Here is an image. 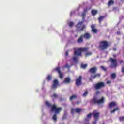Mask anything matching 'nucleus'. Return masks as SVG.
Returning <instances> with one entry per match:
<instances>
[{"label": "nucleus", "mask_w": 124, "mask_h": 124, "mask_svg": "<svg viewBox=\"0 0 124 124\" xmlns=\"http://www.w3.org/2000/svg\"><path fill=\"white\" fill-rule=\"evenodd\" d=\"M88 50L89 48L88 47L79 48L78 49L77 51L75 50L74 56L73 57V60L74 62H78V60H77V57H78V56H82V52H88Z\"/></svg>", "instance_id": "nucleus-1"}, {"label": "nucleus", "mask_w": 124, "mask_h": 124, "mask_svg": "<svg viewBox=\"0 0 124 124\" xmlns=\"http://www.w3.org/2000/svg\"><path fill=\"white\" fill-rule=\"evenodd\" d=\"M111 46V42L107 40L101 41L99 43L98 48L100 51H104Z\"/></svg>", "instance_id": "nucleus-2"}, {"label": "nucleus", "mask_w": 124, "mask_h": 124, "mask_svg": "<svg viewBox=\"0 0 124 124\" xmlns=\"http://www.w3.org/2000/svg\"><path fill=\"white\" fill-rule=\"evenodd\" d=\"M51 111H52V112H55V114L53 116L52 119L53 121H54V122H57V120L58 119L57 117V114H60V113H61V111H62V108H57V106L54 104L52 105L51 108Z\"/></svg>", "instance_id": "nucleus-3"}, {"label": "nucleus", "mask_w": 124, "mask_h": 124, "mask_svg": "<svg viewBox=\"0 0 124 124\" xmlns=\"http://www.w3.org/2000/svg\"><path fill=\"white\" fill-rule=\"evenodd\" d=\"M91 102H93L94 104H102L104 103V97H102L101 99H97V98L94 97L93 99L91 100Z\"/></svg>", "instance_id": "nucleus-4"}, {"label": "nucleus", "mask_w": 124, "mask_h": 124, "mask_svg": "<svg viewBox=\"0 0 124 124\" xmlns=\"http://www.w3.org/2000/svg\"><path fill=\"white\" fill-rule=\"evenodd\" d=\"M110 60L111 61V64L110 66V68H116L118 66V63H117V59H114L112 57L110 58Z\"/></svg>", "instance_id": "nucleus-5"}, {"label": "nucleus", "mask_w": 124, "mask_h": 124, "mask_svg": "<svg viewBox=\"0 0 124 124\" xmlns=\"http://www.w3.org/2000/svg\"><path fill=\"white\" fill-rule=\"evenodd\" d=\"M52 72H57V73L59 74V77L61 78V79H62V78H63V77L62 76V71H61L60 67H57L53 69Z\"/></svg>", "instance_id": "nucleus-6"}, {"label": "nucleus", "mask_w": 124, "mask_h": 124, "mask_svg": "<svg viewBox=\"0 0 124 124\" xmlns=\"http://www.w3.org/2000/svg\"><path fill=\"white\" fill-rule=\"evenodd\" d=\"M85 23V21H81L79 22L78 25L76 26L77 29L78 30V31H83V30L85 29V25H83V24Z\"/></svg>", "instance_id": "nucleus-7"}, {"label": "nucleus", "mask_w": 124, "mask_h": 124, "mask_svg": "<svg viewBox=\"0 0 124 124\" xmlns=\"http://www.w3.org/2000/svg\"><path fill=\"white\" fill-rule=\"evenodd\" d=\"M104 87H105V84L103 82H100L94 85V89L95 90H99L102 88H104Z\"/></svg>", "instance_id": "nucleus-8"}, {"label": "nucleus", "mask_w": 124, "mask_h": 124, "mask_svg": "<svg viewBox=\"0 0 124 124\" xmlns=\"http://www.w3.org/2000/svg\"><path fill=\"white\" fill-rule=\"evenodd\" d=\"M92 115L94 120L96 121H98V120H99V112H96V110H95L92 112Z\"/></svg>", "instance_id": "nucleus-9"}, {"label": "nucleus", "mask_w": 124, "mask_h": 124, "mask_svg": "<svg viewBox=\"0 0 124 124\" xmlns=\"http://www.w3.org/2000/svg\"><path fill=\"white\" fill-rule=\"evenodd\" d=\"M75 84L77 87L82 85V76H80L78 78L76 79Z\"/></svg>", "instance_id": "nucleus-10"}, {"label": "nucleus", "mask_w": 124, "mask_h": 124, "mask_svg": "<svg viewBox=\"0 0 124 124\" xmlns=\"http://www.w3.org/2000/svg\"><path fill=\"white\" fill-rule=\"evenodd\" d=\"M59 86V81L57 79H55L53 82V84L51 86V89L52 90H56Z\"/></svg>", "instance_id": "nucleus-11"}, {"label": "nucleus", "mask_w": 124, "mask_h": 124, "mask_svg": "<svg viewBox=\"0 0 124 124\" xmlns=\"http://www.w3.org/2000/svg\"><path fill=\"white\" fill-rule=\"evenodd\" d=\"M101 76V73H97L94 75L93 76H91L89 80L90 81H93V79H95L96 78H100V77Z\"/></svg>", "instance_id": "nucleus-12"}, {"label": "nucleus", "mask_w": 124, "mask_h": 124, "mask_svg": "<svg viewBox=\"0 0 124 124\" xmlns=\"http://www.w3.org/2000/svg\"><path fill=\"white\" fill-rule=\"evenodd\" d=\"M97 71V68L96 67H92L90 69L89 72L92 73V74H95Z\"/></svg>", "instance_id": "nucleus-13"}, {"label": "nucleus", "mask_w": 124, "mask_h": 124, "mask_svg": "<svg viewBox=\"0 0 124 124\" xmlns=\"http://www.w3.org/2000/svg\"><path fill=\"white\" fill-rule=\"evenodd\" d=\"M91 28L92 29V31L93 33H97V29H95V25L94 24H92Z\"/></svg>", "instance_id": "nucleus-14"}, {"label": "nucleus", "mask_w": 124, "mask_h": 124, "mask_svg": "<svg viewBox=\"0 0 124 124\" xmlns=\"http://www.w3.org/2000/svg\"><path fill=\"white\" fill-rule=\"evenodd\" d=\"M82 36H83V38L86 40L90 39L92 37V35L90 33H85L84 34H82Z\"/></svg>", "instance_id": "nucleus-15"}, {"label": "nucleus", "mask_w": 124, "mask_h": 124, "mask_svg": "<svg viewBox=\"0 0 124 124\" xmlns=\"http://www.w3.org/2000/svg\"><path fill=\"white\" fill-rule=\"evenodd\" d=\"M109 106L110 109H112V108L118 106V104L115 102H111L109 104Z\"/></svg>", "instance_id": "nucleus-16"}, {"label": "nucleus", "mask_w": 124, "mask_h": 124, "mask_svg": "<svg viewBox=\"0 0 124 124\" xmlns=\"http://www.w3.org/2000/svg\"><path fill=\"white\" fill-rule=\"evenodd\" d=\"M92 116H93V113L88 114L87 115V117L85 118V121H86V122H89V121H90V119H91V118H92Z\"/></svg>", "instance_id": "nucleus-17"}, {"label": "nucleus", "mask_w": 124, "mask_h": 124, "mask_svg": "<svg viewBox=\"0 0 124 124\" xmlns=\"http://www.w3.org/2000/svg\"><path fill=\"white\" fill-rule=\"evenodd\" d=\"M83 41H84V37L83 35H81L77 40V42H78V43H82V42H83Z\"/></svg>", "instance_id": "nucleus-18"}, {"label": "nucleus", "mask_w": 124, "mask_h": 124, "mask_svg": "<svg viewBox=\"0 0 124 124\" xmlns=\"http://www.w3.org/2000/svg\"><path fill=\"white\" fill-rule=\"evenodd\" d=\"M116 111H120V108H119L118 107L115 108L114 109L110 111L111 114H114V113H115V112H116Z\"/></svg>", "instance_id": "nucleus-19"}, {"label": "nucleus", "mask_w": 124, "mask_h": 124, "mask_svg": "<svg viewBox=\"0 0 124 124\" xmlns=\"http://www.w3.org/2000/svg\"><path fill=\"white\" fill-rule=\"evenodd\" d=\"M64 83H66V84H69V83H70V78H66L64 80Z\"/></svg>", "instance_id": "nucleus-20"}, {"label": "nucleus", "mask_w": 124, "mask_h": 124, "mask_svg": "<svg viewBox=\"0 0 124 124\" xmlns=\"http://www.w3.org/2000/svg\"><path fill=\"white\" fill-rule=\"evenodd\" d=\"M91 13L93 16H95L97 14V10L93 9L91 11Z\"/></svg>", "instance_id": "nucleus-21"}, {"label": "nucleus", "mask_w": 124, "mask_h": 124, "mask_svg": "<svg viewBox=\"0 0 124 124\" xmlns=\"http://www.w3.org/2000/svg\"><path fill=\"white\" fill-rule=\"evenodd\" d=\"M45 104L46 105V106H47V107H51L52 108V107H53V106H52V104H51L50 102L48 101L45 102Z\"/></svg>", "instance_id": "nucleus-22"}, {"label": "nucleus", "mask_w": 124, "mask_h": 124, "mask_svg": "<svg viewBox=\"0 0 124 124\" xmlns=\"http://www.w3.org/2000/svg\"><path fill=\"white\" fill-rule=\"evenodd\" d=\"M114 3H115V2H114V1L113 0H110L109 1H108V6H111V5H114Z\"/></svg>", "instance_id": "nucleus-23"}, {"label": "nucleus", "mask_w": 124, "mask_h": 124, "mask_svg": "<svg viewBox=\"0 0 124 124\" xmlns=\"http://www.w3.org/2000/svg\"><path fill=\"white\" fill-rule=\"evenodd\" d=\"M74 111L75 112H76V113H80L82 111V109L79 108H76L75 109Z\"/></svg>", "instance_id": "nucleus-24"}, {"label": "nucleus", "mask_w": 124, "mask_h": 124, "mask_svg": "<svg viewBox=\"0 0 124 124\" xmlns=\"http://www.w3.org/2000/svg\"><path fill=\"white\" fill-rule=\"evenodd\" d=\"M105 17L104 16H100L99 18H98V21L99 24H101V22H102V21L103 20V19H104Z\"/></svg>", "instance_id": "nucleus-25"}, {"label": "nucleus", "mask_w": 124, "mask_h": 124, "mask_svg": "<svg viewBox=\"0 0 124 124\" xmlns=\"http://www.w3.org/2000/svg\"><path fill=\"white\" fill-rule=\"evenodd\" d=\"M76 98H77V95H72L70 97V101L73 100V99H76Z\"/></svg>", "instance_id": "nucleus-26"}, {"label": "nucleus", "mask_w": 124, "mask_h": 124, "mask_svg": "<svg viewBox=\"0 0 124 124\" xmlns=\"http://www.w3.org/2000/svg\"><path fill=\"white\" fill-rule=\"evenodd\" d=\"M46 80H47V81H51V80H52V75H48L46 78Z\"/></svg>", "instance_id": "nucleus-27"}, {"label": "nucleus", "mask_w": 124, "mask_h": 124, "mask_svg": "<svg viewBox=\"0 0 124 124\" xmlns=\"http://www.w3.org/2000/svg\"><path fill=\"white\" fill-rule=\"evenodd\" d=\"M87 66H88V65L87 64H82L81 65V67L82 68H83V69H86V68H87Z\"/></svg>", "instance_id": "nucleus-28"}, {"label": "nucleus", "mask_w": 124, "mask_h": 124, "mask_svg": "<svg viewBox=\"0 0 124 124\" xmlns=\"http://www.w3.org/2000/svg\"><path fill=\"white\" fill-rule=\"evenodd\" d=\"M111 78L112 79H116V74L112 73L111 74Z\"/></svg>", "instance_id": "nucleus-29"}, {"label": "nucleus", "mask_w": 124, "mask_h": 124, "mask_svg": "<svg viewBox=\"0 0 124 124\" xmlns=\"http://www.w3.org/2000/svg\"><path fill=\"white\" fill-rule=\"evenodd\" d=\"M88 93H89L88 92V91H85V93H83V97H86V96H87V95H88Z\"/></svg>", "instance_id": "nucleus-30"}, {"label": "nucleus", "mask_w": 124, "mask_h": 124, "mask_svg": "<svg viewBox=\"0 0 124 124\" xmlns=\"http://www.w3.org/2000/svg\"><path fill=\"white\" fill-rule=\"evenodd\" d=\"M100 68L104 70V71H107V68H105L103 66H100Z\"/></svg>", "instance_id": "nucleus-31"}, {"label": "nucleus", "mask_w": 124, "mask_h": 124, "mask_svg": "<svg viewBox=\"0 0 124 124\" xmlns=\"http://www.w3.org/2000/svg\"><path fill=\"white\" fill-rule=\"evenodd\" d=\"M66 117H67V112L65 111L64 113V115L63 116V119H66Z\"/></svg>", "instance_id": "nucleus-32"}, {"label": "nucleus", "mask_w": 124, "mask_h": 124, "mask_svg": "<svg viewBox=\"0 0 124 124\" xmlns=\"http://www.w3.org/2000/svg\"><path fill=\"white\" fill-rule=\"evenodd\" d=\"M92 52H88L85 53V57H89V56H92Z\"/></svg>", "instance_id": "nucleus-33"}, {"label": "nucleus", "mask_w": 124, "mask_h": 124, "mask_svg": "<svg viewBox=\"0 0 124 124\" xmlns=\"http://www.w3.org/2000/svg\"><path fill=\"white\" fill-rule=\"evenodd\" d=\"M119 119L120 122H123V121H124V116L120 117L119 118Z\"/></svg>", "instance_id": "nucleus-34"}, {"label": "nucleus", "mask_w": 124, "mask_h": 124, "mask_svg": "<svg viewBox=\"0 0 124 124\" xmlns=\"http://www.w3.org/2000/svg\"><path fill=\"white\" fill-rule=\"evenodd\" d=\"M51 97L53 98H58V95L57 94H53L52 95H51Z\"/></svg>", "instance_id": "nucleus-35"}, {"label": "nucleus", "mask_w": 124, "mask_h": 124, "mask_svg": "<svg viewBox=\"0 0 124 124\" xmlns=\"http://www.w3.org/2000/svg\"><path fill=\"white\" fill-rule=\"evenodd\" d=\"M86 16V13L83 12L82 14V18L84 20L85 19V16Z\"/></svg>", "instance_id": "nucleus-36"}, {"label": "nucleus", "mask_w": 124, "mask_h": 124, "mask_svg": "<svg viewBox=\"0 0 124 124\" xmlns=\"http://www.w3.org/2000/svg\"><path fill=\"white\" fill-rule=\"evenodd\" d=\"M73 25H74V23L72 22H70L69 23V27H72V26H73Z\"/></svg>", "instance_id": "nucleus-37"}, {"label": "nucleus", "mask_w": 124, "mask_h": 124, "mask_svg": "<svg viewBox=\"0 0 124 124\" xmlns=\"http://www.w3.org/2000/svg\"><path fill=\"white\" fill-rule=\"evenodd\" d=\"M64 67H65V68H68V67H69V65H68V64H66L64 66Z\"/></svg>", "instance_id": "nucleus-38"}, {"label": "nucleus", "mask_w": 124, "mask_h": 124, "mask_svg": "<svg viewBox=\"0 0 124 124\" xmlns=\"http://www.w3.org/2000/svg\"><path fill=\"white\" fill-rule=\"evenodd\" d=\"M124 63V61L123 60H120L119 61V63L120 64H122V63Z\"/></svg>", "instance_id": "nucleus-39"}, {"label": "nucleus", "mask_w": 124, "mask_h": 124, "mask_svg": "<svg viewBox=\"0 0 124 124\" xmlns=\"http://www.w3.org/2000/svg\"><path fill=\"white\" fill-rule=\"evenodd\" d=\"M83 11H84L83 12H85V13L88 12V8H86L84 9Z\"/></svg>", "instance_id": "nucleus-40"}, {"label": "nucleus", "mask_w": 124, "mask_h": 124, "mask_svg": "<svg viewBox=\"0 0 124 124\" xmlns=\"http://www.w3.org/2000/svg\"><path fill=\"white\" fill-rule=\"evenodd\" d=\"M97 121H98V120H94V121L92 122V124H96V122H97Z\"/></svg>", "instance_id": "nucleus-41"}, {"label": "nucleus", "mask_w": 124, "mask_h": 124, "mask_svg": "<svg viewBox=\"0 0 124 124\" xmlns=\"http://www.w3.org/2000/svg\"><path fill=\"white\" fill-rule=\"evenodd\" d=\"M121 72L122 73H124V67H123L122 69H121Z\"/></svg>", "instance_id": "nucleus-42"}, {"label": "nucleus", "mask_w": 124, "mask_h": 124, "mask_svg": "<svg viewBox=\"0 0 124 124\" xmlns=\"http://www.w3.org/2000/svg\"><path fill=\"white\" fill-rule=\"evenodd\" d=\"M71 113L72 114H73V113H74V109H73V108H72L71 110Z\"/></svg>", "instance_id": "nucleus-43"}, {"label": "nucleus", "mask_w": 124, "mask_h": 124, "mask_svg": "<svg viewBox=\"0 0 124 124\" xmlns=\"http://www.w3.org/2000/svg\"><path fill=\"white\" fill-rule=\"evenodd\" d=\"M65 56H68V51H66L65 52Z\"/></svg>", "instance_id": "nucleus-44"}, {"label": "nucleus", "mask_w": 124, "mask_h": 124, "mask_svg": "<svg viewBox=\"0 0 124 124\" xmlns=\"http://www.w3.org/2000/svg\"><path fill=\"white\" fill-rule=\"evenodd\" d=\"M107 84H111V81H108L107 82Z\"/></svg>", "instance_id": "nucleus-45"}, {"label": "nucleus", "mask_w": 124, "mask_h": 124, "mask_svg": "<svg viewBox=\"0 0 124 124\" xmlns=\"http://www.w3.org/2000/svg\"><path fill=\"white\" fill-rule=\"evenodd\" d=\"M117 34H118V35L121 34V32H120V31L117 32Z\"/></svg>", "instance_id": "nucleus-46"}, {"label": "nucleus", "mask_w": 124, "mask_h": 124, "mask_svg": "<svg viewBox=\"0 0 124 124\" xmlns=\"http://www.w3.org/2000/svg\"><path fill=\"white\" fill-rule=\"evenodd\" d=\"M113 58H116L117 55L114 54V55H113Z\"/></svg>", "instance_id": "nucleus-47"}, {"label": "nucleus", "mask_w": 124, "mask_h": 124, "mask_svg": "<svg viewBox=\"0 0 124 124\" xmlns=\"http://www.w3.org/2000/svg\"><path fill=\"white\" fill-rule=\"evenodd\" d=\"M99 93V91H97L96 92V94H98Z\"/></svg>", "instance_id": "nucleus-48"}, {"label": "nucleus", "mask_w": 124, "mask_h": 124, "mask_svg": "<svg viewBox=\"0 0 124 124\" xmlns=\"http://www.w3.org/2000/svg\"><path fill=\"white\" fill-rule=\"evenodd\" d=\"M113 51H117V49L116 48H114L113 49Z\"/></svg>", "instance_id": "nucleus-49"}, {"label": "nucleus", "mask_w": 124, "mask_h": 124, "mask_svg": "<svg viewBox=\"0 0 124 124\" xmlns=\"http://www.w3.org/2000/svg\"><path fill=\"white\" fill-rule=\"evenodd\" d=\"M78 35H77V34H76V35H75V37H78Z\"/></svg>", "instance_id": "nucleus-50"}, {"label": "nucleus", "mask_w": 124, "mask_h": 124, "mask_svg": "<svg viewBox=\"0 0 124 124\" xmlns=\"http://www.w3.org/2000/svg\"><path fill=\"white\" fill-rule=\"evenodd\" d=\"M105 124V123H103V124Z\"/></svg>", "instance_id": "nucleus-51"}, {"label": "nucleus", "mask_w": 124, "mask_h": 124, "mask_svg": "<svg viewBox=\"0 0 124 124\" xmlns=\"http://www.w3.org/2000/svg\"><path fill=\"white\" fill-rule=\"evenodd\" d=\"M78 103H79V102H78Z\"/></svg>", "instance_id": "nucleus-52"}]
</instances>
